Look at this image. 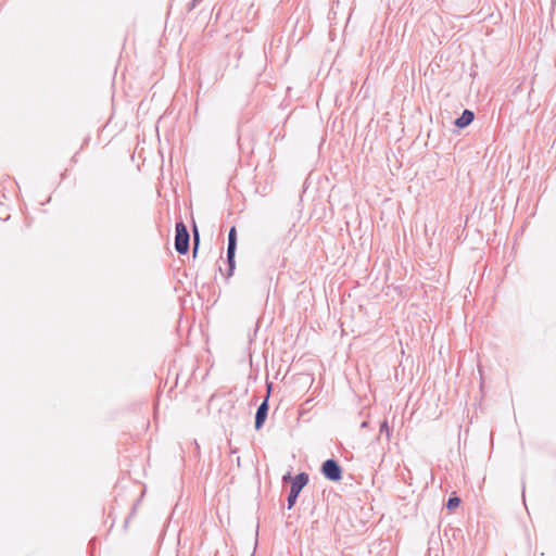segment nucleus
<instances>
[{
    "label": "nucleus",
    "mask_w": 556,
    "mask_h": 556,
    "mask_svg": "<svg viewBox=\"0 0 556 556\" xmlns=\"http://www.w3.org/2000/svg\"><path fill=\"white\" fill-rule=\"evenodd\" d=\"M308 475L305 472H301L292 479L290 493L287 498L289 509H291L294 506L299 494L301 493L302 489L308 483Z\"/></svg>",
    "instance_id": "obj_1"
},
{
    "label": "nucleus",
    "mask_w": 556,
    "mask_h": 556,
    "mask_svg": "<svg viewBox=\"0 0 556 556\" xmlns=\"http://www.w3.org/2000/svg\"><path fill=\"white\" fill-rule=\"evenodd\" d=\"M282 479H283V481L290 480V479H291L290 473H288V475L283 476V478H282Z\"/></svg>",
    "instance_id": "obj_10"
},
{
    "label": "nucleus",
    "mask_w": 556,
    "mask_h": 556,
    "mask_svg": "<svg viewBox=\"0 0 556 556\" xmlns=\"http://www.w3.org/2000/svg\"><path fill=\"white\" fill-rule=\"evenodd\" d=\"M190 236L182 222L176 224L175 249L179 254H186L189 250Z\"/></svg>",
    "instance_id": "obj_2"
},
{
    "label": "nucleus",
    "mask_w": 556,
    "mask_h": 556,
    "mask_svg": "<svg viewBox=\"0 0 556 556\" xmlns=\"http://www.w3.org/2000/svg\"><path fill=\"white\" fill-rule=\"evenodd\" d=\"M268 414V395L266 399L262 402V404L258 406L256 414H255V429H261L267 418Z\"/></svg>",
    "instance_id": "obj_5"
},
{
    "label": "nucleus",
    "mask_w": 556,
    "mask_h": 556,
    "mask_svg": "<svg viewBox=\"0 0 556 556\" xmlns=\"http://www.w3.org/2000/svg\"><path fill=\"white\" fill-rule=\"evenodd\" d=\"M199 243H200V236H199L197 227L194 226L193 227V256L197 255Z\"/></svg>",
    "instance_id": "obj_7"
},
{
    "label": "nucleus",
    "mask_w": 556,
    "mask_h": 556,
    "mask_svg": "<svg viewBox=\"0 0 556 556\" xmlns=\"http://www.w3.org/2000/svg\"><path fill=\"white\" fill-rule=\"evenodd\" d=\"M380 432H386L387 433V437L389 438L390 437V429H389V426H388V422L384 420L381 426H380Z\"/></svg>",
    "instance_id": "obj_9"
},
{
    "label": "nucleus",
    "mask_w": 556,
    "mask_h": 556,
    "mask_svg": "<svg viewBox=\"0 0 556 556\" xmlns=\"http://www.w3.org/2000/svg\"><path fill=\"white\" fill-rule=\"evenodd\" d=\"M459 503H460V500L458 497H456V496L450 497L447 501L446 507L448 509H454L459 505Z\"/></svg>",
    "instance_id": "obj_8"
},
{
    "label": "nucleus",
    "mask_w": 556,
    "mask_h": 556,
    "mask_svg": "<svg viewBox=\"0 0 556 556\" xmlns=\"http://www.w3.org/2000/svg\"><path fill=\"white\" fill-rule=\"evenodd\" d=\"M323 475L330 481H339L342 477V469L337 460L327 459L321 465Z\"/></svg>",
    "instance_id": "obj_3"
},
{
    "label": "nucleus",
    "mask_w": 556,
    "mask_h": 556,
    "mask_svg": "<svg viewBox=\"0 0 556 556\" xmlns=\"http://www.w3.org/2000/svg\"><path fill=\"white\" fill-rule=\"evenodd\" d=\"M366 426H367V422H366V421H364V422L362 424V427H366Z\"/></svg>",
    "instance_id": "obj_11"
},
{
    "label": "nucleus",
    "mask_w": 556,
    "mask_h": 556,
    "mask_svg": "<svg viewBox=\"0 0 556 556\" xmlns=\"http://www.w3.org/2000/svg\"><path fill=\"white\" fill-rule=\"evenodd\" d=\"M475 118L473 113L470 110H465L462 115L456 118L455 125L458 128H465L467 127Z\"/></svg>",
    "instance_id": "obj_6"
},
{
    "label": "nucleus",
    "mask_w": 556,
    "mask_h": 556,
    "mask_svg": "<svg viewBox=\"0 0 556 556\" xmlns=\"http://www.w3.org/2000/svg\"><path fill=\"white\" fill-rule=\"evenodd\" d=\"M237 248V232L236 228L231 227L228 233L227 260L230 271L235 268V253Z\"/></svg>",
    "instance_id": "obj_4"
}]
</instances>
